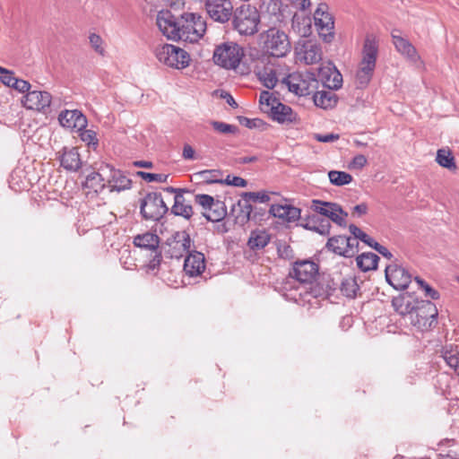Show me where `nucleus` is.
Returning <instances> with one entry per match:
<instances>
[{
  "mask_svg": "<svg viewBox=\"0 0 459 459\" xmlns=\"http://www.w3.org/2000/svg\"><path fill=\"white\" fill-rule=\"evenodd\" d=\"M79 132H80V137H81L82 141H83L87 144H93V145L98 144L96 133L93 130H87L84 128Z\"/></svg>",
  "mask_w": 459,
  "mask_h": 459,
  "instance_id": "49",
  "label": "nucleus"
},
{
  "mask_svg": "<svg viewBox=\"0 0 459 459\" xmlns=\"http://www.w3.org/2000/svg\"><path fill=\"white\" fill-rule=\"evenodd\" d=\"M423 290L425 291V296L430 298L432 299H437L439 298V293L431 288L429 284L424 285Z\"/></svg>",
  "mask_w": 459,
  "mask_h": 459,
  "instance_id": "58",
  "label": "nucleus"
},
{
  "mask_svg": "<svg viewBox=\"0 0 459 459\" xmlns=\"http://www.w3.org/2000/svg\"><path fill=\"white\" fill-rule=\"evenodd\" d=\"M60 165L67 171H77L82 167V160L77 148L64 147L59 152Z\"/></svg>",
  "mask_w": 459,
  "mask_h": 459,
  "instance_id": "22",
  "label": "nucleus"
},
{
  "mask_svg": "<svg viewBox=\"0 0 459 459\" xmlns=\"http://www.w3.org/2000/svg\"><path fill=\"white\" fill-rule=\"evenodd\" d=\"M221 97L226 100V102L232 108H237L238 104L235 101L234 98L228 92L222 91L221 93Z\"/></svg>",
  "mask_w": 459,
  "mask_h": 459,
  "instance_id": "59",
  "label": "nucleus"
},
{
  "mask_svg": "<svg viewBox=\"0 0 459 459\" xmlns=\"http://www.w3.org/2000/svg\"><path fill=\"white\" fill-rule=\"evenodd\" d=\"M193 241L186 230L175 231L167 239V254L171 258L179 259L190 252Z\"/></svg>",
  "mask_w": 459,
  "mask_h": 459,
  "instance_id": "12",
  "label": "nucleus"
},
{
  "mask_svg": "<svg viewBox=\"0 0 459 459\" xmlns=\"http://www.w3.org/2000/svg\"><path fill=\"white\" fill-rule=\"evenodd\" d=\"M368 212V205L364 203L357 204L353 207V212L357 213L358 216L366 214Z\"/></svg>",
  "mask_w": 459,
  "mask_h": 459,
  "instance_id": "61",
  "label": "nucleus"
},
{
  "mask_svg": "<svg viewBox=\"0 0 459 459\" xmlns=\"http://www.w3.org/2000/svg\"><path fill=\"white\" fill-rule=\"evenodd\" d=\"M368 160H367V158L363 155V154H358L356 155L351 164H350V167L351 169H362L363 167L366 166Z\"/></svg>",
  "mask_w": 459,
  "mask_h": 459,
  "instance_id": "52",
  "label": "nucleus"
},
{
  "mask_svg": "<svg viewBox=\"0 0 459 459\" xmlns=\"http://www.w3.org/2000/svg\"><path fill=\"white\" fill-rule=\"evenodd\" d=\"M296 56L299 61L306 65H314L321 61L323 53L318 44L309 40L297 48Z\"/></svg>",
  "mask_w": 459,
  "mask_h": 459,
  "instance_id": "19",
  "label": "nucleus"
},
{
  "mask_svg": "<svg viewBox=\"0 0 459 459\" xmlns=\"http://www.w3.org/2000/svg\"><path fill=\"white\" fill-rule=\"evenodd\" d=\"M195 202L206 211L214 207L215 200L209 195H196Z\"/></svg>",
  "mask_w": 459,
  "mask_h": 459,
  "instance_id": "47",
  "label": "nucleus"
},
{
  "mask_svg": "<svg viewBox=\"0 0 459 459\" xmlns=\"http://www.w3.org/2000/svg\"><path fill=\"white\" fill-rule=\"evenodd\" d=\"M134 244L135 247L145 250L156 251L159 249L160 238L154 233L145 232L135 236Z\"/></svg>",
  "mask_w": 459,
  "mask_h": 459,
  "instance_id": "30",
  "label": "nucleus"
},
{
  "mask_svg": "<svg viewBox=\"0 0 459 459\" xmlns=\"http://www.w3.org/2000/svg\"><path fill=\"white\" fill-rule=\"evenodd\" d=\"M169 208L160 193L147 194L141 202L140 212L147 221H157L168 212Z\"/></svg>",
  "mask_w": 459,
  "mask_h": 459,
  "instance_id": "9",
  "label": "nucleus"
},
{
  "mask_svg": "<svg viewBox=\"0 0 459 459\" xmlns=\"http://www.w3.org/2000/svg\"><path fill=\"white\" fill-rule=\"evenodd\" d=\"M392 38L395 49L409 62L417 67H422L424 65L417 49L408 39L394 33L392 34Z\"/></svg>",
  "mask_w": 459,
  "mask_h": 459,
  "instance_id": "18",
  "label": "nucleus"
},
{
  "mask_svg": "<svg viewBox=\"0 0 459 459\" xmlns=\"http://www.w3.org/2000/svg\"><path fill=\"white\" fill-rule=\"evenodd\" d=\"M205 10L214 21L224 23L230 19L232 5L228 0H203Z\"/></svg>",
  "mask_w": 459,
  "mask_h": 459,
  "instance_id": "14",
  "label": "nucleus"
},
{
  "mask_svg": "<svg viewBox=\"0 0 459 459\" xmlns=\"http://www.w3.org/2000/svg\"><path fill=\"white\" fill-rule=\"evenodd\" d=\"M52 97L45 91H30L22 99V104L27 109L47 113L49 109Z\"/></svg>",
  "mask_w": 459,
  "mask_h": 459,
  "instance_id": "16",
  "label": "nucleus"
},
{
  "mask_svg": "<svg viewBox=\"0 0 459 459\" xmlns=\"http://www.w3.org/2000/svg\"><path fill=\"white\" fill-rule=\"evenodd\" d=\"M378 56V41L376 36L367 35L361 51V59L356 72V83L365 88L371 81Z\"/></svg>",
  "mask_w": 459,
  "mask_h": 459,
  "instance_id": "2",
  "label": "nucleus"
},
{
  "mask_svg": "<svg viewBox=\"0 0 459 459\" xmlns=\"http://www.w3.org/2000/svg\"><path fill=\"white\" fill-rule=\"evenodd\" d=\"M137 175L148 183L151 182H160L164 183L168 180L169 175L167 174H156L149 173L145 171H138Z\"/></svg>",
  "mask_w": 459,
  "mask_h": 459,
  "instance_id": "43",
  "label": "nucleus"
},
{
  "mask_svg": "<svg viewBox=\"0 0 459 459\" xmlns=\"http://www.w3.org/2000/svg\"><path fill=\"white\" fill-rule=\"evenodd\" d=\"M318 77L329 90H338L342 85V75L334 66L321 67Z\"/></svg>",
  "mask_w": 459,
  "mask_h": 459,
  "instance_id": "25",
  "label": "nucleus"
},
{
  "mask_svg": "<svg viewBox=\"0 0 459 459\" xmlns=\"http://www.w3.org/2000/svg\"><path fill=\"white\" fill-rule=\"evenodd\" d=\"M385 272L386 281L395 290H404L411 283V274L402 266L389 264Z\"/></svg>",
  "mask_w": 459,
  "mask_h": 459,
  "instance_id": "17",
  "label": "nucleus"
},
{
  "mask_svg": "<svg viewBox=\"0 0 459 459\" xmlns=\"http://www.w3.org/2000/svg\"><path fill=\"white\" fill-rule=\"evenodd\" d=\"M309 209L316 214L309 215L304 227L307 230L329 235L330 221L341 227H346L348 212L342 210L340 204L332 202H325L317 199L311 201Z\"/></svg>",
  "mask_w": 459,
  "mask_h": 459,
  "instance_id": "1",
  "label": "nucleus"
},
{
  "mask_svg": "<svg viewBox=\"0 0 459 459\" xmlns=\"http://www.w3.org/2000/svg\"><path fill=\"white\" fill-rule=\"evenodd\" d=\"M244 56L242 48L235 42H225L216 47L213 61L226 69H236Z\"/></svg>",
  "mask_w": 459,
  "mask_h": 459,
  "instance_id": "8",
  "label": "nucleus"
},
{
  "mask_svg": "<svg viewBox=\"0 0 459 459\" xmlns=\"http://www.w3.org/2000/svg\"><path fill=\"white\" fill-rule=\"evenodd\" d=\"M260 14L255 6L243 4L233 16V27L241 35L251 36L257 32Z\"/></svg>",
  "mask_w": 459,
  "mask_h": 459,
  "instance_id": "6",
  "label": "nucleus"
},
{
  "mask_svg": "<svg viewBox=\"0 0 459 459\" xmlns=\"http://www.w3.org/2000/svg\"><path fill=\"white\" fill-rule=\"evenodd\" d=\"M420 302L410 295L403 294L394 298L392 305L397 313L402 316H409V318H411Z\"/></svg>",
  "mask_w": 459,
  "mask_h": 459,
  "instance_id": "26",
  "label": "nucleus"
},
{
  "mask_svg": "<svg viewBox=\"0 0 459 459\" xmlns=\"http://www.w3.org/2000/svg\"><path fill=\"white\" fill-rule=\"evenodd\" d=\"M359 286L354 278L349 277L342 280L341 284L342 293L348 298L356 296Z\"/></svg>",
  "mask_w": 459,
  "mask_h": 459,
  "instance_id": "40",
  "label": "nucleus"
},
{
  "mask_svg": "<svg viewBox=\"0 0 459 459\" xmlns=\"http://www.w3.org/2000/svg\"><path fill=\"white\" fill-rule=\"evenodd\" d=\"M437 309L430 301L420 302L410 318L411 325L421 331L428 330L437 323Z\"/></svg>",
  "mask_w": 459,
  "mask_h": 459,
  "instance_id": "10",
  "label": "nucleus"
},
{
  "mask_svg": "<svg viewBox=\"0 0 459 459\" xmlns=\"http://www.w3.org/2000/svg\"><path fill=\"white\" fill-rule=\"evenodd\" d=\"M171 211L175 215L182 216L186 219H189L193 215V207L186 201L182 193L175 195L174 204Z\"/></svg>",
  "mask_w": 459,
  "mask_h": 459,
  "instance_id": "31",
  "label": "nucleus"
},
{
  "mask_svg": "<svg viewBox=\"0 0 459 459\" xmlns=\"http://www.w3.org/2000/svg\"><path fill=\"white\" fill-rule=\"evenodd\" d=\"M277 101L276 98L273 97L269 91H264L260 94V103L262 105L265 104L270 108L273 107V103L275 105Z\"/></svg>",
  "mask_w": 459,
  "mask_h": 459,
  "instance_id": "51",
  "label": "nucleus"
},
{
  "mask_svg": "<svg viewBox=\"0 0 459 459\" xmlns=\"http://www.w3.org/2000/svg\"><path fill=\"white\" fill-rule=\"evenodd\" d=\"M156 23L161 33L169 39L177 40L178 38L179 18H177L169 10H161L158 13Z\"/></svg>",
  "mask_w": 459,
  "mask_h": 459,
  "instance_id": "15",
  "label": "nucleus"
},
{
  "mask_svg": "<svg viewBox=\"0 0 459 459\" xmlns=\"http://www.w3.org/2000/svg\"><path fill=\"white\" fill-rule=\"evenodd\" d=\"M204 255L198 251L188 252L185 258L184 272L190 277L200 275L205 269Z\"/></svg>",
  "mask_w": 459,
  "mask_h": 459,
  "instance_id": "21",
  "label": "nucleus"
},
{
  "mask_svg": "<svg viewBox=\"0 0 459 459\" xmlns=\"http://www.w3.org/2000/svg\"><path fill=\"white\" fill-rule=\"evenodd\" d=\"M226 215V210L224 207V204L220 201H215L214 207L212 209H208L205 212H204V216L209 221H220Z\"/></svg>",
  "mask_w": 459,
  "mask_h": 459,
  "instance_id": "36",
  "label": "nucleus"
},
{
  "mask_svg": "<svg viewBox=\"0 0 459 459\" xmlns=\"http://www.w3.org/2000/svg\"><path fill=\"white\" fill-rule=\"evenodd\" d=\"M103 181L104 178L100 173L91 172V174L87 175L84 185L87 188H91L95 192H99L105 187Z\"/></svg>",
  "mask_w": 459,
  "mask_h": 459,
  "instance_id": "39",
  "label": "nucleus"
},
{
  "mask_svg": "<svg viewBox=\"0 0 459 459\" xmlns=\"http://www.w3.org/2000/svg\"><path fill=\"white\" fill-rule=\"evenodd\" d=\"M260 80L262 81L264 86L268 89H273L276 85L278 80L275 73L271 70L270 72H264L260 74Z\"/></svg>",
  "mask_w": 459,
  "mask_h": 459,
  "instance_id": "45",
  "label": "nucleus"
},
{
  "mask_svg": "<svg viewBox=\"0 0 459 459\" xmlns=\"http://www.w3.org/2000/svg\"><path fill=\"white\" fill-rule=\"evenodd\" d=\"M134 167L137 168H152V163L151 161L138 160L134 162Z\"/></svg>",
  "mask_w": 459,
  "mask_h": 459,
  "instance_id": "62",
  "label": "nucleus"
},
{
  "mask_svg": "<svg viewBox=\"0 0 459 459\" xmlns=\"http://www.w3.org/2000/svg\"><path fill=\"white\" fill-rule=\"evenodd\" d=\"M12 88H13L14 90L18 91L19 92H22V93L23 92L28 93L29 91H30V82L25 80L18 79V78H15Z\"/></svg>",
  "mask_w": 459,
  "mask_h": 459,
  "instance_id": "50",
  "label": "nucleus"
},
{
  "mask_svg": "<svg viewBox=\"0 0 459 459\" xmlns=\"http://www.w3.org/2000/svg\"><path fill=\"white\" fill-rule=\"evenodd\" d=\"M282 82L287 85L290 91L299 96H307L313 92L317 82L316 79L299 73H293L286 76Z\"/></svg>",
  "mask_w": 459,
  "mask_h": 459,
  "instance_id": "13",
  "label": "nucleus"
},
{
  "mask_svg": "<svg viewBox=\"0 0 459 459\" xmlns=\"http://www.w3.org/2000/svg\"><path fill=\"white\" fill-rule=\"evenodd\" d=\"M58 121L63 127L81 131L86 128L87 118L78 109L63 110L58 116Z\"/></svg>",
  "mask_w": 459,
  "mask_h": 459,
  "instance_id": "20",
  "label": "nucleus"
},
{
  "mask_svg": "<svg viewBox=\"0 0 459 459\" xmlns=\"http://www.w3.org/2000/svg\"><path fill=\"white\" fill-rule=\"evenodd\" d=\"M328 178L333 185L338 186L348 185L352 181L351 175L345 171L331 170L328 172Z\"/></svg>",
  "mask_w": 459,
  "mask_h": 459,
  "instance_id": "38",
  "label": "nucleus"
},
{
  "mask_svg": "<svg viewBox=\"0 0 459 459\" xmlns=\"http://www.w3.org/2000/svg\"><path fill=\"white\" fill-rule=\"evenodd\" d=\"M210 124L216 132L222 134H234L238 131V126L224 122L212 120Z\"/></svg>",
  "mask_w": 459,
  "mask_h": 459,
  "instance_id": "41",
  "label": "nucleus"
},
{
  "mask_svg": "<svg viewBox=\"0 0 459 459\" xmlns=\"http://www.w3.org/2000/svg\"><path fill=\"white\" fill-rule=\"evenodd\" d=\"M110 178L108 180L110 191H123L131 187V180L121 171L110 169Z\"/></svg>",
  "mask_w": 459,
  "mask_h": 459,
  "instance_id": "29",
  "label": "nucleus"
},
{
  "mask_svg": "<svg viewBox=\"0 0 459 459\" xmlns=\"http://www.w3.org/2000/svg\"><path fill=\"white\" fill-rule=\"evenodd\" d=\"M154 54L160 63L175 69L187 67L191 60L185 49L168 43L157 46Z\"/></svg>",
  "mask_w": 459,
  "mask_h": 459,
  "instance_id": "7",
  "label": "nucleus"
},
{
  "mask_svg": "<svg viewBox=\"0 0 459 459\" xmlns=\"http://www.w3.org/2000/svg\"><path fill=\"white\" fill-rule=\"evenodd\" d=\"M259 43L264 53L273 57H284L291 50V44L287 33L275 27L261 32Z\"/></svg>",
  "mask_w": 459,
  "mask_h": 459,
  "instance_id": "3",
  "label": "nucleus"
},
{
  "mask_svg": "<svg viewBox=\"0 0 459 459\" xmlns=\"http://www.w3.org/2000/svg\"><path fill=\"white\" fill-rule=\"evenodd\" d=\"M14 73L0 66V82L5 86L12 87L15 80Z\"/></svg>",
  "mask_w": 459,
  "mask_h": 459,
  "instance_id": "46",
  "label": "nucleus"
},
{
  "mask_svg": "<svg viewBox=\"0 0 459 459\" xmlns=\"http://www.w3.org/2000/svg\"><path fill=\"white\" fill-rule=\"evenodd\" d=\"M326 247L332 250L334 254H337V247H340L341 248L342 247H344L343 246H342L341 242L338 241L337 243H334L333 244V246H329L328 245V242L326 243Z\"/></svg>",
  "mask_w": 459,
  "mask_h": 459,
  "instance_id": "64",
  "label": "nucleus"
},
{
  "mask_svg": "<svg viewBox=\"0 0 459 459\" xmlns=\"http://www.w3.org/2000/svg\"><path fill=\"white\" fill-rule=\"evenodd\" d=\"M270 114L272 118L280 124H291L298 120L297 113H295L290 106L278 101L275 105L273 103V107L270 108Z\"/></svg>",
  "mask_w": 459,
  "mask_h": 459,
  "instance_id": "23",
  "label": "nucleus"
},
{
  "mask_svg": "<svg viewBox=\"0 0 459 459\" xmlns=\"http://www.w3.org/2000/svg\"><path fill=\"white\" fill-rule=\"evenodd\" d=\"M223 173L220 169H204L194 174L195 178L200 183L221 184Z\"/></svg>",
  "mask_w": 459,
  "mask_h": 459,
  "instance_id": "32",
  "label": "nucleus"
},
{
  "mask_svg": "<svg viewBox=\"0 0 459 459\" xmlns=\"http://www.w3.org/2000/svg\"><path fill=\"white\" fill-rule=\"evenodd\" d=\"M317 273L318 265L316 263L310 260L295 262L290 275L299 282V286L295 287V291H299V298L296 294H286V298L294 302H299L303 293H307V288L304 284L311 283Z\"/></svg>",
  "mask_w": 459,
  "mask_h": 459,
  "instance_id": "5",
  "label": "nucleus"
},
{
  "mask_svg": "<svg viewBox=\"0 0 459 459\" xmlns=\"http://www.w3.org/2000/svg\"><path fill=\"white\" fill-rule=\"evenodd\" d=\"M313 99L316 106L325 109L333 108L337 103V98L335 94L331 91H316L314 94Z\"/></svg>",
  "mask_w": 459,
  "mask_h": 459,
  "instance_id": "33",
  "label": "nucleus"
},
{
  "mask_svg": "<svg viewBox=\"0 0 459 459\" xmlns=\"http://www.w3.org/2000/svg\"><path fill=\"white\" fill-rule=\"evenodd\" d=\"M328 9L326 4L320 3L314 13L315 25L320 38L325 42L332 41L334 36V22Z\"/></svg>",
  "mask_w": 459,
  "mask_h": 459,
  "instance_id": "11",
  "label": "nucleus"
},
{
  "mask_svg": "<svg viewBox=\"0 0 459 459\" xmlns=\"http://www.w3.org/2000/svg\"><path fill=\"white\" fill-rule=\"evenodd\" d=\"M154 253V255L152 259L149 263V268L152 270H154L159 267L160 261H161V255L160 252H159V249L156 251H152Z\"/></svg>",
  "mask_w": 459,
  "mask_h": 459,
  "instance_id": "56",
  "label": "nucleus"
},
{
  "mask_svg": "<svg viewBox=\"0 0 459 459\" xmlns=\"http://www.w3.org/2000/svg\"><path fill=\"white\" fill-rule=\"evenodd\" d=\"M252 210V205L245 199L238 201L231 208V214L235 219V223L239 226L247 224L250 220Z\"/></svg>",
  "mask_w": 459,
  "mask_h": 459,
  "instance_id": "28",
  "label": "nucleus"
},
{
  "mask_svg": "<svg viewBox=\"0 0 459 459\" xmlns=\"http://www.w3.org/2000/svg\"><path fill=\"white\" fill-rule=\"evenodd\" d=\"M89 39L91 47L95 49V51L101 54L103 52V48L101 47V38L99 35L93 33L90 35Z\"/></svg>",
  "mask_w": 459,
  "mask_h": 459,
  "instance_id": "54",
  "label": "nucleus"
},
{
  "mask_svg": "<svg viewBox=\"0 0 459 459\" xmlns=\"http://www.w3.org/2000/svg\"><path fill=\"white\" fill-rule=\"evenodd\" d=\"M239 122L242 126H245L247 128H255L263 124V121L261 119H250L245 117H239Z\"/></svg>",
  "mask_w": 459,
  "mask_h": 459,
  "instance_id": "53",
  "label": "nucleus"
},
{
  "mask_svg": "<svg viewBox=\"0 0 459 459\" xmlns=\"http://www.w3.org/2000/svg\"><path fill=\"white\" fill-rule=\"evenodd\" d=\"M242 198L247 202H259V203H267L270 200V196L265 192H244L241 195Z\"/></svg>",
  "mask_w": 459,
  "mask_h": 459,
  "instance_id": "42",
  "label": "nucleus"
},
{
  "mask_svg": "<svg viewBox=\"0 0 459 459\" xmlns=\"http://www.w3.org/2000/svg\"><path fill=\"white\" fill-rule=\"evenodd\" d=\"M182 157L185 160H195V150L189 144H185L183 148Z\"/></svg>",
  "mask_w": 459,
  "mask_h": 459,
  "instance_id": "57",
  "label": "nucleus"
},
{
  "mask_svg": "<svg viewBox=\"0 0 459 459\" xmlns=\"http://www.w3.org/2000/svg\"><path fill=\"white\" fill-rule=\"evenodd\" d=\"M436 161L443 168L453 169L456 168L454 156L447 149H439L437 152Z\"/></svg>",
  "mask_w": 459,
  "mask_h": 459,
  "instance_id": "37",
  "label": "nucleus"
},
{
  "mask_svg": "<svg viewBox=\"0 0 459 459\" xmlns=\"http://www.w3.org/2000/svg\"><path fill=\"white\" fill-rule=\"evenodd\" d=\"M378 253L388 260L393 258V254L385 247H383Z\"/></svg>",
  "mask_w": 459,
  "mask_h": 459,
  "instance_id": "63",
  "label": "nucleus"
},
{
  "mask_svg": "<svg viewBox=\"0 0 459 459\" xmlns=\"http://www.w3.org/2000/svg\"><path fill=\"white\" fill-rule=\"evenodd\" d=\"M315 139H316L318 142H321V143H331V142H333L337 139H339V135L338 134H316L315 135Z\"/></svg>",
  "mask_w": 459,
  "mask_h": 459,
  "instance_id": "55",
  "label": "nucleus"
},
{
  "mask_svg": "<svg viewBox=\"0 0 459 459\" xmlns=\"http://www.w3.org/2000/svg\"><path fill=\"white\" fill-rule=\"evenodd\" d=\"M349 230L352 236L356 238V239L361 240L366 245H371V242H373V238L369 237L368 234H366L363 230H361L359 227H357L354 224H351L349 226Z\"/></svg>",
  "mask_w": 459,
  "mask_h": 459,
  "instance_id": "44",
  "label": "nucleus"
},
{
  "mask_svg": "<svg viewBox=\"0 0 459 459\" xmlns=\"http://www.w3.org/2000/svg\"><path fill=\"white\" fill-rule=\"evenodd\" d=\"M291 3L299 10H306L310 5L309 0H290Z\"/></svg>",
  "mask_w": 459,
  "mask_h": 459,
  "instance_id": "60",
  "label": "nucleus"
},
{
  "mask_svg": "<svg viewBox=\"0 0 459 459\" xmlns=\"http://www.w3.org/2000/svg\"><path fill=\"white\" fill-rule=\"evenodd\" d=\"M270 236L265 230H253L250 234L247 245L252 250H259L268 245Z\"/></svg>",
  "mask_w": 459,
  "mask_h": 459,
  "instance_id": "34",
  "label": "nucleus"
},
{
  "mask_svg": "<svg viewBox=\"0 0 459 459\" xmlns=\"http://www.w3.org/2000/svg\"><path fill=\"white\" fill-rule=\"evenodd\" d=\"M338 241H340L342 246L344 247L341 248L340 247H337V255L345 257H352L358 253L359 241L354 236H336L330 238L328 239V245L333 246V244L337 243Z\"/></svg>",
  "mask_w": 459,
  "mask_h": 459,
  "instance_id": "24",
  "label": "nucleus"
},
{
  "mask_svg": "<svg viewBox=\"0 0 459 459\" xmlns=\"http://www.w3.org/2000/svg\"><path fill=\"white\" fill-rule=\"evenodd\" d=\"M221 185H228V186H238V187H246L247 185V181L240 177H238V176L228 175L225 179L222 178Z\"/></svg>",
  "mask_w": 459,
  "mask_h": 459,
  "instance_id": "48",
  "label": "nucleus"
},
{
  "mask_svg": "<svg viewBox=\"0 0 459 459\" xmlns=\"http://www.w3.org/2000/svg\"><path fill=\"white\" fill-rule=\"evenodd\" d=\"M379 257L371 252L363 253L357 256V265L363 272L375 270L377 267Z\"/></svg>",
  "mask_w": 459,
  "mask_h": 459,
  "instance_id": "35",
  "label": "nucleus"
},
{
  "mask_svg": "<svg viewBox=\"0 0 459 459\" xmlns=\"http://www.w3.org/2000/svg\"><path fill=\"white\" fill-rule=\"evenodd\" d=\"M178 26L179 37L177 38V40L189 43L197 42L203 38L206 30L205 20L200 14L195 13L181 14Z\"/></svg>",
  "mask_w": 459,
  "mask_h": 459,
  "instance_id": "4",
  "label": "nucleus"
},
{
  "mask_svg": "<svg viewBox=\"0 0 459 459\" xmlns=\"http://www.w3.org/2000/svg\"><path fill=\"white\" fill-rule=\"evenodd\" d=\"M270 213L289 222L296 221L300 217V210L288 204H273Z\"/></svg>",
  "mask_w": 459,
  "mask_h": 459,
  "instance_id": "27",
  "label": "nucleus"
}]
</instances>
